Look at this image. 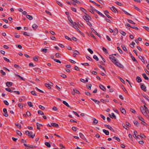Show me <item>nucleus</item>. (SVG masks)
<instances>
[{
  "mask_svg": "<svg viewBox=\"0 0 149 149\" xmlns=\"http://www.w3.org/2000/svg\"><path fill=\"white\" fill-rule=\"evenodd\" d=\"M91 99L93 101H94L95 103H97L98 104H99L100 102L99 101L97 100H95L94 99H93V98H91Z\"/></svg>",
  "mask_w": 149,
  "mask_h": 149,
  "instance_id": "obj_30",
  "label": "nucleus"
},
{
  "mask_svg": "<svg viewBox=\"0 0 149 149\" xmlns=\"http://www.w3.org/2000/svg\"><path fill=\"white\" fill-rule=\"evenodd\" d=\"M122 88L123 89L125 93H127V92L125 88L124 87L123 85L122 86Z\"/></svg>",
  "mask_w": 149,
  "mask_h": 149,
  "instance_id": "obj_54",
  "label": "nucleus"
},
{
  "mask_svg": "<svg viewBox=\"0 0 149 149\" xmlns=\"http://www.w3.org/2000/svg\"><path fill=\"white\" fill-rule=\"evenodd\" d=\"M89 1L93 3L95 5L97 6L98 7H100V5L98 4L97 3H95V1H92L91 0H90Z\"/></svg>",
  "mask_w": 149,
  "mask_h": 149,
  "instance_id": "obj_29",
  "label": "nucleus"
},
{
  "mask_svg": "<svg viewBox=\"0 0 149 149\" xmlns=\"http://www.w3.org/2000/svg\"><path fill=\"white\" fill-rule=\"evenodd\" d=\"M109 13V12L107 10H106L104 11V13L109 18H112L109 15H107V13Z\"/></svg>",
  "mask_w": 149,
  "mask_h": 149,
  "instance_id": "obj_8",
  "label": "nucleus"
},
{
  "mask_svg": "<svg viewBox=\"0 0 149 149\" xmlns=\"http://www.w3.org/2000/svg\"><path fill=\"white\" fill-rule=\"evenodd\" d=\"M32 27L33 29L34 30H36L38 28V26L37 24H34L32 25Z\"/></svg>",
  "mask_w": 149,
  "mask_h": 149,
  "instance_id": "obj_11",
  "label": "nucleus"
},
{
  "mask_svg": "<svg viewBox=\"0 0 149 149\" xmlns=\"http://www.w3.org/2000/svg\"><path fill=\"white\" fill-rule=\"evenodd\" d=\"M47 49H41V51L42 52H44L45 53H46L47 52Z\"/></svg>",
  "mask_w": 149,
  "mask_h": 149,
  "instance_id": "obj_59",
  "label": "nucleus"
},
{
  "mask_svg": "<svg viewBox=\"0 0 149 149\" xmlns=\"http://www.w3.org/2000/svg\"><path fill=\"white\" fill-rule=\"evenodd\" d=\"M114 64H115L118 67L121 68L123 69L124 68L122 64H121L120 63L118 62L117 61L115 63H114Z\"/></svg>",
  "mask_w": 149,
  "mask_h": 149,
  "instance_id": "obj_2",
  "label": "nucleus"
},
{
  "mask_svg": "<svg viewBox=\"0 0 149 149\" xmlns=\"http://www.w3.org/2000/svg\"><path fill=\"white\" fill-rule=\"evenodd\" d=\"M94 11H95V12H96L99 15H101L103 17H106L103 14H102L99 11H98L97 10H94Z\"/></svg>",
  "mask_w": 149,
  "mask_h": 149,
  "instance_id": "obj_9",
  "label": "nucleus"
},
{
  "mask_svg": "<svg viewBox=\"0 0 149 149\" xmlns=\"http://www.w3.org/2000/svg\"><path fill=\"white\" fill-rule=\"evenodd\" d=\"M15 74V75L16 76H17V77H19V78H20L21 79V80H23V81H24L25 80L22 77L20 76L19 75H18L17 74Z\"/></svg>",
  "mask_w": 149,
  "mask_h": 149,
  "instance_id": "obj_33",
  "label": "nucleus"
},
{
  "mask_svg": "<svg viewBox=\"0 0 149 149\" xmlns=\"http://www.w3.org/2000/svg\"><path fill=\"white\" fill-rule=\"evenodd\" d=\"M33 70L36 72L40 73L41 72V70L40 68H33Z\"/></svg>",
  "mask_w": 149,
  "mask_h": 149,
  "instance_id": "obj_7",
  "label": "nucleus"
},
{
  "mask_svg": "<svg viewBox=\"0 0 149 149\" xmlns=\"http://www.w3.org/2000/svg\"><path fill=\"white\" fill-rule=\"evenodd\" d=\"M113 138L115 139L118 142H119L120 141V139L118 137H117L116 136H113Z\"/></svg>",
  "mask_w": 149,
  "mask_h": 149,
  "instance_id": "obj_44",
  "label": "nucleus"
},
{
  "mask_svg": "<svg viewBox=\"0 0 149 149\" xmlns=\"http://www.w3.org/2000/svg\"><path fill=\"white\" fill-rule=\"evenodd\" d=\"M129 54H130V56H131V58H132V60H133V61H134L137 62V61L136 60L135 58L132 55L131 53L130 52L129 53Z\"/></svg>",
  "mask_w": 149,
  "mask_h": 149,
  "instance_id": "obj_24",
  "label": "nucleus"
},
{
  "mask_svg": "<svg viewBox=\"0 0 149 149\" xmlns=\"http://www.w3.org/2000/svg\"><path fill=\"white\" fill-rule=\"evenodd\" d=\"M36 124H37V129H38V130H40V127L43 126V125L42 124H39L38 123H37Z\"/></svg>",
  "mask_w": 149,
  "mask_h": 149,
  "instance_id": "obj_10",
  "label": "nucleus"
},
{
  "mask_svg": "<svg viewBox=\"0 0 149 149\" xmlns=\"http://www.w3.org/2000/svg\"><path fill=\"white\" fill-rule=\"evenodd\" d=\"M17 134L20 136H21L22 135V133L19 130H17L16 131Z\"/></svg>",
  "mask_w": 149,
  "mask_h": 149,
  "instance_id": "obj_50",
  "label": "nucleus"
},
{
  "mask_svg": "<svg viewBox=\"0 0 149 149\" xmlns=\"http://www.w3.org/2000/svg\"><path fill=\"white\" fill-rule=\"evenodd\" d=\"M88 50L91 54H92L93 53V51L90 48H88Z\"/></svg>",
  "mask_w": 149,
  "mask_h": 149,
  "instance_id": "obj_64",
  "label": "nucleus"
},
{
  "mask_svg": "<svg viewBox=\"0 0 149 149\" xmlns=\"http://www.w3.org/2000/svg\"><path fill=\"white\" fill-rule=\"evenodd\" d=\"M104 126L106 127H107L108 129L111 131L112 132H115L114 130L109 125L105 124L104 125Z\"/></svg>",
  "mask_w": 149,
  "mask_h": 149,
  "instance_id": "obj_6",
  "label": "nucleus"
},
{
  "mask_svg": "<svg viewBox=\"0 0 149 149\" xmlns=\"http://www.w3.org/2000/svg\"><path fill=\"white\" fill-rule=\"evenodd\" d=\"M73 53L74 54L76 55H78L80 54L79 52L77 50H75L74 51V52H73Z\"/></svg>",
  "mask_w": 149,
  "mask_h": 149,
  "instance_id": "obj_42",
  "label": "nucleus"
},
{
  "mask_svg": "<svg viewBox=\"0 0 149 149\" xmlns=\"http://www.w3.org/2000/svg\"><path fill=\"white\" fill-rule=\"evenodd\" d=\"M103 132H104L106 135H108L109 134V133L108 131L105 130V129H103Z\"/></svg>",
  "mask_w": 149,
  "mask_h": 149,
  "instance_id": "obj_20",
  "label": "nucleus"
},
{
  "mask_svg": "<svg viewBox=\"0 0 149 149\" xmlns=\"http://www.w3.org/2000/svg\"><path fill=\"white\" fill-rule=\"evenodd\" d=\"M25 133L26 134H33V132H29V131L27 130L25 131Z\"/></svg>",
  "mask_w": 149,
  "mask_h": 149,
  "instance_id": "obj_47",
  "label": "nucleus"
},
{
  "mask_svg": "<svg viewBox=\"0 0 149 149\" xmlns=\"http://www.w3.org/2000/svg\"><path fill=\"white\" fill-rule=\"evenodd\" d=\"M100 88L102 90L105 91H106V89L105 88L102 84H100L99 85Z\"/></svg>",
  "mask_w": 149,
  "mask_h": 149,
  "instance_id": "obj_13",
  "label": "nucleus"
},
{
  "mask_svg": "<svg viewBox=\"0 0 149 149\" xmlns=\"http://www.w3.org/2000/svg\"><path fill=\"white\" fill-rule=\"evenodd\" d=\"M121 47H122V48H123V50L126 52H127V48H126V47L124 45H122V46H121Z\"/></svg>",
  "mask_w": 149,
  "mask_h": 149,
  "instance_id": "obj_23",
  "label": "nucleus"
},
{
  "mask_svg": "<svg viewBox=\"0 0 149 149\" xmlns=\"http://www.w3.org/2000/svg\"><path fill=\"white\" fill-rule=\"evenodd\" d=\"M45 86L47 88L49 89H50L51 88L50 86H49V84H45Z\"/></svg>",
  "mask_w": 149,
  "mask_h": 149,
  "instance_id": "obj_48",
  "label": "nucleus"
},
{
  "mask_svg": "<svg viewBox=\"0 0 149 149\" xmlns=\"http://www.w3.org/2000/svg\"><path fill=\"white\" fill-rule=\"evenodd\" d=\"M80 9L86 15H87V14L86 13L87 11L86 10L83 8H80Z\"/></svg>",
  "mask_w": 149,
  "mask_h": 149,
  "instance_id": "obj_17",
  "label": "nucleus"
},
{
  "mask_svg": "<svg viewBox=\"0 0 149 149\" xmlns=\"http://www.w3.org/2000/svg\"><path fill=\"white\" fill-rule=\"evenodd\" d=\"M120 33L123 36H125L126 35V33L124 31H120Z\"/></svg>",
  "mask_w": 149,
  "mask_h": 149,
  "instance_id": "obj_46",
  "label": "nucleus"
},
{
  "mask_svg": "<svg viewBox=\"0 0 149 149\" xmlns=\"http://www.w3.org/2000/svg\"><path fill=\"white\" fill-rule=\"evenodd\" d=\"M45 145L47 146L48 148H50L51 147V145L48 142H46L45 143Z\"/></svg>",
  "mask_w": 149,
  "mask_h": 149,
  "instance_id": "obj_38",
  "label": "nucleus"
},
{
  "mask_svg": "<svg viewBox=\"0 0 149 149\" xmlns=\"http://www.w3.org/2000/svg\"><path fill=\"white\" fill-rule=\"evenodd\" d=\"M113 35H116L118 33V29L116 28H115L113 30Z\"/></svg>",
  "mask_w": 149,
  "mask_h": 149,
  "instance_id": "obj_26",
  "label": "nucleus"
},
{
  "mask_svg": "<svg viewBox=\"0 0 149 149\" xmlns=\"http://www.w3.org/2000/svg\"><path fill=\"white\" fill-rule=\"evenodd\" d=\"M140 110L142 113H144V112H146L147 111L144 109L143 107L142 106H141V107H140Z\"/></svg>",
  "mask_w": 149,
  "mask_h": 149,
  "instance_id": "obj_32",
  "label": "nucleus"
},
{
  "mask_svg": "<svg viewBox=\"0 0 149 149\" xmlns=\"http://www.w3.org/2000/svg\"><path fill=\"white\" fill-rule=\"evenodd\" d=\"M79 135L80 137L83 140H86V138H85L84 135L82 133H79Z\"/></svg>",
  "mask_w": 149,
  "mask_h": 149,
  "instance_id": "obj_12",
  "label": "nucleus"
},
{
  "mask_svg": "<svg viewBox=\"0 0 149 149\" xmlns=\"http://www.w3.org/2000/svg\"><path fill=\"white\" fill-rule=\"evenodd\" d=\"M133 123L136 126L138 127L139 125V123L137 121H134Z\"/></svg>",
  "mask_w": 149,
  "mask_h": 149,
  "instance_id": "obj_34",
  "label": "nucleus"
},
{
  "mask_svg": "<svg viewBox=\"0 0 149 149\" xmlns=\"http://www.w3.org/2000/svg\"><path fill=\"white\" fill-rule=\"evenodd\" d=\"M122 125L123 127L127 130H129V128H128L127 126H126V125H125V124H122Z\"/></svg>",
  "mask_w": 149,
  "mask_h": 149,
  "instance_id": "obj_36",
  "label": "nucleus"
},
{
  "mask_svg": "<svg viewBox=\"0 0 149 149\" xmlns=\"http://www.w3.org/2000/svg\"><path fill=\"white\" fill-rule=\"evenodd\" d=\"M73 91L74 92V93H75L77 94H80V92L76 88L74 89Z\"/></svg>",
  "mask_w": 149,
  "mask_h": 149,
  "instance_id": "obj_35",
  "label": "nucleus"
},
{
  "mask_svg": "<svg viewBox=\"0 0 149 149\" xmlns=\"http://www.w3.org/2000/svg\"><path fill=\"white\" fill-rule=\"evenodd\" d=\"M74 23L75 24V25L73 24L72 26L77 31H78V30H79V29L78 28V27H79L78 25L75 22H74Z\"/></svg>",
  "mask_w": 149,
  "mask_h": 149,
  "instance_id": "obj_5",
  "label": "nucleus"
},
{
  "mask_svg": "<svg viewBox=\"0 0 149 149\" xmlns=\"http://www.w3.org/2000/svg\"><path fill=\"white\" fill-rule=\"evenodd\" d=\"M110 9L113 12L115 13H116V10L117 11V9L114 6H113L112 7L110 8Z\"/></svg>",
  "mask_w": 149,
  "mask_h": 149,
  "instance_id": "obj_15",
  "label": "nucleus"
},
{
  "mask_svg": "<svg viewBox=\"0 0 149 149\" xmlns=\"http://www.w3.org/2000/svg\"><path fill=\"white\" fill-rule=\"evenodd\" d=\"M53 59L54 61H55V62H56L57 63H61V61L59 60H57L56 59Z\"/></svg>",
  "mask_w": 149,
  "mask_h": 149,
  "instance_id": "obj_60",
  "label": "nucleus"
},
{
  "mask_svg": "<svg viewBox=\"0 0 149 149\" xmlns=\"http://www.w3.org/2000/svg\"><path fill=\"white\" fill-rule=\"evenodd\" d=\"M13 84V83L11 82H7L6 83V85L8 86H11Z\"/></svg>",
  "mask_w": 149,
  "mask_h": 149,
  "instance_id": "obj_18",
  "label": "nucleus"
},
{
  "mask_svg": "<svg viewBox=\"0 0 149 149\" xmlns=\"http://www.w3.org/2000/svg\"><path fill=\"white\" fill-rule=\"evenodd\" d=\"M137 81L138 83H140L142 81L141 78L139 76H137L136 78Z\"/></svg>",
  "mask_w": 149,
  "mask_h": 149,
  "instance_id": "obj_16",
  "label": "nucleus"
},
{
  "mask_svg": "<svg viewBox=\"0 0 149 149\" xmlns=\"http://www.w3.org/2000/svg\"><path fill=\"white\" fill-rule=\"evenodd\" d=\"M102 50L106 54H107L108 52L106 49L104 47H103L102 48Z\"/></svg>",
  "mask_w": 149,
  "mask_h": 149,
  "instance_id": "obj_51",
  "label": "nucleus"
},
{
  "mask_svg": "<svg viewBox=\"0 0 149 149\" xmlns=\"http://www.w3.org/2000/svg\"><path fill=\"white\" fill-rule=\"evenodd\" d=\"M3 111L4 113L3 114V115L5 117H8V113L6 109V108H4L3 109Z\"/></svg>",
  "mask_w": 149,
  "mask_h": 149,
  "instance_id": "obj_3",
  "label": "nucleus"
},
{
  "mask_svg": "<svg viewBox=\"0 0 149 149\" xmlns=\"http://www.w3.org/2000/svg\"><path fill=\"white\" fill-rule=\"evenodd\" d=\"M56 3L58 5L62 7L63 6L61 2H59L58 1H56Z\"/></svg>",
  "mask_w": 149,
  "mask_h": 149,
  "instance_id": "obj_57",
  "label": "nucleus"
},
{
  "mask_svg": "<svg viewBox=\"0 0 149 149\" xmlns=\"http://www.w3.org/2000/svg\"><path fill=\"white\" fill-rule=\"evenodd\" d=\"M113 54L110 55L109 56V58L110 60L112 61L113 63L114 64V63H115V62L117 61L116 60V58L115 57L113 56Z\"/></svg>",
  "mask_w": 149,
  "mask_h": 149,
  "instance_id": "obj_1",
  "label": "nucleus"
},
{
  "mask_svg": "<svg viewBox=\"0 0 149 149\" xmlns=\"http://www.w3.org/2000/svg\"><path fill=\"white\" fill-rule=\"evenodd\" d=\"M27 135L29 137L31 138H33L35 136V134H28Z\"/></svg>",
  "mask_w": 149,
  "mask_h": 149,
  "instance_id": "obj_19",
  "label": "nucleus"
},
{
  "mask_svg": "<svg viewBox=\"0 0 149 149\" xmlns=\"http://www.w3.org/2000/svg\"><path fill=\"white\" fill-rule=\"evenodd\" d=\"M28 104V106L30 107H32L33 106V105H32V104L31 102H27Z\"/></svg>",
  "mask_w": 149,
  "mask_h": 149,
  "instance_id": "obj_43",
  "label": "nucleus"
},
{
  "mask_svg": "<svg viewBox=\"0 0 149 149\" xmlns=\"http://www.w3.org/2000/svg\"><path fill=\"white\" fill-rule=\"evenodd\" d=\"M142 75L145 80H148V77L146 76V75L145 74L143 73L142 74Z\"/></svg>",
  "mask_w": 149,
  "mask_h": 149,
  "instance_id": "obj_27",
  "label": "nucleus"
},
{
  "mask_svg": "<svg viewBox=\"0 0 149 149\" xmlns=\"http://www.w3.org/2000/svg\"><path fill=\"white\" fill-rule=\"evenodd\" d=\"M97 1L102 5L104 4V3L102 0H97Z\"/></svg>",
  "mask_w": 149,
  "mask_h": 149,
  "instance_id": "obj_55",
  "label": "nucleus"
},
{
  "mask_svg": "<svg viewBox=\"0 0 149 149\" xmlns=\"http://www.w3.org/2000/svg\"><path fill=\"white\" fill-rule=\"evenodd\" d=\"M68 19L69 20V21L71 23V24H70V25H71V26H72V25L73 24H74V23L73 22L72 20L71 19V18H70V19L69 18H68Z\"/></svg>",
  "mask_w": 149,
  "mask_h": 149,
  "instance_id": "obj_37",
  "label": "nucleus"
},
{
  "mask_svg": "<svg viewBox=\"0 0 149 149\" xmlns=\"http://www.w3.org/2000/svg\"><path fill=\"white\" fill-rule=\"evenodd\" d=\"M22 33H23V34L24 35L27 36H29L30 35L28 33L24 31H22Z\"/></svg>",
  "mask_w": 149,
  "mask_h": 149,
  "instance_id": "obj_45",
  "label": "nucleus"
},
{
  "mask_svg": "<svg viewBox=\"0 0 149 149\" xmlns=\"http://www.w3.org/2000/svg\"><path fill=\"white\" fill-rule=\"evenodd\" d=\"M63 103L67 107L71 108V107L69 106V104L65 101H63Z\"/></svg>",
  "mask_w": 149,
  "mask_h": 149,
  "instance_id": "obj_21",
  "label": "nucleus"
},
{
  "mask_svg": "<svg viewBox=\"0 0 149 149\" xmlns=\"http://www.w3.org/2000/svg\"><path fill=\"white\" fill-rule=\"evenodd\" d=\"M3 59L4 60L7 61V62L10 63V61L9 60L6 58L5 57H3Z\"/></svg>",
  "mask_w": 149,
  "mask_h": 149,
  "instance_id": "obj_56",
  "label": "nucleus"
},
{
  "mask_svg": "<svg viewBox=\"0 0 149 149\" xmlns=\"http://www.w3.org/2000/svg\"><path fill=\"white\" fill-rule=\"evenodd\" d=\"M39 107L40 109L42 110H44L45 109V107L41 105H40L39 106Z\"/></svg>",
  "mask_w": 149,
  "mask_h": 149,
  "instance_id": "obj_62",
  "label": "nucleus"
},
{
  "mask_svg": "<svg viewBox=\"0 0 149 149\" xmlns=\"http://www.w3.org/2000/svg\"><path fill=\"white\" fill-rule=\"evenodd\" d=\"M127 21L130 23H131L132 24H135V23L133 21L129 19H127Z\"/></svg>",
  "mask_w": 149,
  "mask_h": 149,
  "instance_id": "obj_40",
  "label": "nucleus"
},
{
  "mask_svg": "<svg viewBox=\"0 0 149 149\" xmlns=\"http://www.w3.org/2000/svg\"><path fill=\"white\" fill-rule=\"evenodd\" d=\"M115 3H116L119 6H122V3L118 1H117V2H116Z\"/></svg>",
  "mask_w": 149,
  "mask_h": 149,
  "instance_id": "obj_58",
  "label": "nucleus"
},
{
  "mask_svg": "<svg viewBox=\"0 0 149 149\" xmlns=\"http://www.w3.org/2000/svg\"><path fill=\"white\" fill-rule=\"evenodd\" d=\"M93 124L94 125H96L98 123L97 120L95 118H93Z\"/></svg>",
  "mask_w": 149,
  "mask_h": 149,
  "instance_id": "obj_22",
  "label": "nucleus"
},
{
  "mask_svg": "<svg viewBox=\"0 0 149 149\" xmlns=\"http://www.w3.org/2000/svg\"><path fill=\"white\" fill-rule=\"evenodd\" d=\"M38 113L39 114L43 115H44V113L41 111L39 110L38 111Z\"/></svg>",
  "mask_w": 149,
  "mask_h": 149,
  "instance_id": "obj_41",
  "label": "nucleus"
},
{
  "mask_svg": "<svg viewBox=\"0 0 149 149\" xmlns=\"http://www.w3.org/2000/svg\"><path fill=\"white\" fill-rule=\"evenodd\" d=\"M93 58L95 59L96 61H98L99 60V58L96 55H94L93 56Z\"/></svg>",
  "mask_w": 149,
  "mask_h": 149,
  "instance_id": "obj_52",
  "label": "nucleus"
},
{
  "mask_svg": "<svg viewBox=\"0 0 149 149\" xmlns=\"http://www.w3.org/2000/svg\"><path fill=\"white\" fill-rule=\"evenodd\" d=\"M88 15L87 14V15H85L83 16V18L86 21H88Z\"/></svg>",
  "mask_w": 149,
  "mask_h": 149,
  "instance_id": "obj_14",
  "label": "nucleus"
},
{
  "mask_svg": "<svg viewBox=\"0 0 149 149\" xmlns=\"http://www.w3.org/2000/svg\"><path fill=\"white\" fill-rule=\"evenodd\" d=\"M0 72L1 73L2 75L3 76L6 75V73L5 72H4L3 70H1L0 71Z\"/></svg>",
  "mask_w": 149,
  "mask_h": 149,
  "instance_id": "obj_53",
  "label": "nucleus"
},
{
  "mask_svg": "<svg viewBox=\"0 0 149 149\" xmlns=\"http://www.w3.org/2000/svg\"><path fill=\"white\" fill-rule=\"evenodd\" d=\"M122 11L126 14H127V15H130V16H132V15L130 14L129 13H127V11H126L125 10H122Z\"/></svg>",
  "mask_w": 149,
  "mask_h": 149,
  "instance_id": "obj_49",
  "label": "nucleus"
},
{
  "mask_svg": "<svg viewBox=\"0 0 149 149\" xmlns=\"http://www.w3.org/2000/svg\"><path fill=\"white\" fill-rule=\"evenodd\" d=\"M52 126L54 127H58V125L55 123H52L51 124Z\"/></svg>",
  "mask_w": 149,
  "mask_h": 149,
  "instance_id": "obj_28",
  "label": "nucleus"
},
{
  "mask_svg": "<svg viewBox=\"0 0 149 149\" xmlns=\"http://www.w3.org/2000/svg\"><path fill=\"white\" fill-rule=\"evenodd\" d=\"M141 89L145 92L146 91V87L144 85V84H142L141 86Z\"/></svg>",
  "mask_w": 149,
  "mask_h": 149,
  "instance_id": "obj_4",
  "label": "nucleus"
},
{
  "mask_svg": "<svg viewBox=\"0 0 149 149\" xmlns=\"http://www.w3.org/2000/svg\"><path fill=\"white\" fill-rule=\"evenodd\" d=\"M143 28L148 31H149V28L148 27L144 26Z\"/></svg>",
  "mask_w": 149,
  "mask_h": 149,
  "instance_id": "obj_63",
  "label": "nucleus"
},
{
  "mask_svg": "<svg viewBox=\"0 0 149 149\" xmlns=\"http://www.w3.org/2000/svg\"><path fill=\"white\" fill-rule=\"evenodd\" d=\"M120 110L121 112L123 114H125L126 113V111L124 108H120Z\"/></svg>",
  "mask_w": 149,
  "mask_h": 149,
  "instance_id": "obj_25",
  "label": "nucleus"
},
{
  "mask_svg": "<svg viewBox=\"0 0 149 149\" xmlns=\"http://www.w3.org/2000/svg\"><path fill=\"white\" fill-rule=\"evenodd\" d=\"M28 147L30 148H37V146L32 145H29V146H28Z\"/></svg>",
  "mask_w": 149,
  "mask_h": 149,
  "instance_id": "obj_39",
  "label": "nucleus"
},
{
  "mask_svg": "<svg viewBox=\"0 0 149 149\" xmlns=\"http://www.w3.org/2000/svg\"><path fill=\"white\" fill-rule=\"evenodd\" d=\"M86 57L87 59H88L90 61H91L92 60H93L92 58H91L90 56H86Z\"/></svg>",
  "mask_w": 149,
  "mask_h": 149,
  "instance_id": "obj_61",
  "label": "nucleus"
},
{
  "mask_svg": "<svg viewBox=\"0 0 149 149\" xmlns=\"http://www.w3.org/2000/svg\"><path fill=\"white\" fill-rule=\"evenodd\" d=\"M26 17L29 20H32L33 19V17L29 15H26Z\"/></svg>",
  "mask_w": 149,
  "mask_h": 149,
  "instance_id": "obj_31",
  "label": "nucleus"
}]
</instances>
